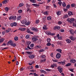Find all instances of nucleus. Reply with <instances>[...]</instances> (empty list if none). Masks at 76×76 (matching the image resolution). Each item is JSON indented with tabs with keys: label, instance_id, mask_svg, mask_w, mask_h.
<instances>
[{
	"label": "nucleus",
	"instance_id": "nucleus-1",
	"mask_svg": "<svg viewBox=\"0 0 76 76\" xmlns=\"http://www.w3.org/2000/svg\"><path fill=\"white\" fill-rule=\"evenodd\" d=\"M66 20L68 22V23H72V22H74V21H75V18H72L70 20H69V18H68Z\"/></svg>",
	"mask_w": 76,
	"mask_h": 76
},
{
	"label": "nucleus",
	"instance_id": "nucleus-2",
	"mask_svg": "<svg viewBox=\"0 0 76 76\" xmlns=\"http://www.w3.org/2000/svg\"><path fill=\"white\" fill-rule=\"evenodd\" d=\"M9 19H10V20L12 19V20H15L16 19V17L15 16H11L9 17Z\"/></svg>",
	"mask_w": 76,
	"mask_h": 76
},
{
	"label": "nucleus",
	"instance_id": "nucleus-3",
	"mask_svg": "<svg viewBox=\"0 0 76 76\" xmlns=\"http://www.w3.org/2000/svg\"><path fill=\"white\" fill-rule=\"evenodd\" d=\"M10 26L12 27L13 26H17V23H16V22L12 23L10 24Z\"/></svg>",
	"mask_w": 76,
	"mask_h": 76
},
{
	"label": "nucleus",
	"instance_id": "nucleus-4",
	"mask_svg": "<svg viewBox=\"0 0 76 76\" xmlns=\"http://www.w3.org/2000/svg\"><path fill=\"white\" fill-rule=\"evenodd\" d=\"M61 57V54L60 53H58L57 54L56 56V58H57L58 59L59 58H60Z\"/></svg>",
	"mask_w": 76,
	"mask_h": 76
},
{
	"label": "nucleus",
	"instance_id": "nucleus-5",
	"mask_svg": "<svg viewBox=\"0 0 76 76\" xmlns=\"http://www.w3.org/2000/svg\"><path fill=\"white\" fill-rule=\"evenodd\" d=\"M57 69H58L59 72L60 73H62V72H63V68H61L60 67H58L57 68Z\"/></svg>",
	"mask_w": 76,
	"mask_h": 76
},
{
	"label": "nucleus",
	"instance_id": "nucleus-6",
	"mask_svg": "<svg viewBox=\"0 0 76 76\" xmlns=\"http://www.w3.org/2000/svg\"><path fill=\"white\" fill-rule=\"evenodd\" d=\"M59 64H61V65H64L65 64V62L61 61V62H58L57 63Z\"/></svg>",
	"mask_w": 76,
	"mask_h": 76
},
{
	"label": "nucleus",
	"instance_id": "nucleus-7",
	"mask_svg": "<svg viewBox=\"0 0 76 76\" xmlns=\"http://www.w3.org/2000/svg\"><path fill=\"white\" fill-rule=\"evenodd\" d=\"M70 62L72 63H75L76 60L75 59H73L70 60Z\"/></svg>",
	"mask_w": 76,
	"mask_h": 76
},
{
	"label": "nucleus",
	"instance_id": "nucleus-8",
	"mask_svg": "<svg viewBox=\"0 0 76 76\" xmlns=\"http://www.w3.org/2000/svg\"><path fill=\"white\" fill-rule=\"evenodd\" d=\"M27 32L29 34H33L34 33L33 32H31L30 30L29 29H27Z\"/></svg>",
	"mask_w": 76,
	"mask_h": 76
},
{
	"label": "nucleus",
	"instance_id": "nucleus-9",
	"mask_svg": "<svg viewBox=\"0 0 76 76\" xmlns=\"http://www.w3.org/2000/svg\"><path fill=\"white\" fill-rule=\"evenodd\" d=\"M26 22H27V21L26 19H24L21 21L22 23L24 25V24H26Z\"/></svg>",
	"mask_w": 76,
	"mask_h": 76
},
{
	"label": "nucleus",
	"instance_id": "nucleus-10",
	"mask_svg": "<svg viewBox=\"0 0 76 76\" xmlns=\"http://www.w3.org/2000/svg\"><path fill=\"white\" fill-rule=\"evenodd\" d=\"M27 12H29V13H31V10L29 8V7H30V6L28 5L27 6Z\"/></svg>",
	"mask_w": 76,
	"mask_h": 76
},
{
	"label": "nucleus",
	"instance_id": "nucleus-11",
	"mask_svg": "<svg viewBox=\"0 0 76 76\" xmlns=\"http://www.w3.org/2000/svg\"><path fill=\"white\" fill-rule=\"evenodd\" d=\"M69 32H70L71 34H72V35H74L75 34L74 31L72 30H69Z\"/></svg>",
	"mask_w": 76,
	"mask_h": 76
},
{
	"label": "nucleus",
	"instance_id": "nucleus-12",
	"mask_svg": "<svg viewBox=\"0 0 76 76\" xmlns=\"http://www.w3.org/2000/svg\"><path fill=\"white\" fill-rule=\"evenodd\" d=\"M32 5L34 6H35L36 7H39V5L37 4H32Z\"/></svg>",
	"mask_w": 76,
	"mask_h": 76
},
{
	"label": "nucleus",
	"instance_id": "nucleus-13",
	"mask_svg": "<svg viewBox=\"0 0 76 76\" xmlns=\"http://www.w3.org/2000/svg\"><path fill=\"white\" fill-rule=\"evenodd\" d=\"M9 0H5L3 2H2V3L3 4H6L9 1Z\"/></svg>",
	"mask_w": 76,
	"mask_h": 76
},
{
	"label": "nucleus",
	"instance_id": "nucleus-14",
	"mask_svg": "<svg viewBox=\"0 0 76 76\" xmlns=\"http://www.w3.org/2000/svg\"><path fill=\"white\" fill-rule=\"evenodd\" d=\"M48 12H49L48 11H46L43 12V14L45 15H48Z\"/></svg>",
	"mask_w": 76,
	"mask_h": 76
},
{
	"label": "nucleus",
	"instance_id": "nucleus-15",
	"mask_svg": "<svg viewBox=\"0 0 76 76\" xmlns=\"http://www.w3.org/2000/svg\"><path fill=\"white\" fill-rule=\"evenodd\" d=\"M32 40L33 41H37V40H38V38L37 37H34L33 38Z\"/></svg>",
	"mask_w": 76,
	"mask_h": 76
},
{
	"label": "nucleus",
	"instance_id": "nucleus-16",
	"mask_svg": "<svg viewBox=\"0 0 76 76\" xmlns=\"http://www.w3.org/2000/svg\"><path fill=\"white\" fill-rule=\"evenodd\" d=\"M34 55H31L29 56V58L32 59L34 58Z\"/></svg>",
	"mask_w": 76,
	"mask_h": 76
},
{
	"label": "nucleus",
	"instance_id": "nucleus-17",
	"mask_svg": "<svg viewBox=\"0 0 76 76\" xmlns=\"http://www.w3.org/2000/svg\"><path fill=\"white\" fill-rule=\"evenodd\" d=\"M70 39L72 41H75L76 38L73 37H69Z\"/></svg>",
	"mask_w": 76,
	"mask_h": 76
},
{
	"label": "nucleus",
	"instance_id": "nucleus-18",
	"mask_svg": "<svg viewBox=\"0 0 76 76\" xmlns=\"http://www.w3.org/2000/svg\"><path fill=\"white\" fill-rule=\"evenodd\" d=\"M51 17L50 16H48L47 17V20H49V21H50L51 20Z\"/></svg>",
	"mask_w": 76,
	"mask_h": 76
},
{
	"label": "nucleus",
	"instance_id": "nucleus-19",
	"mask_svg": "<svg viewBox=\"0 0 76 76\" xmlns=\"http://www.w3.org/2000/svg\"><path fill=\"white\" fill-rule=\"evenodd\" d=\"M4 40V38H1L0 39V44L2 43Z\"/></svg>",
	"mask_w": 76,
	"mask_h": 76
},
{
	"label": "nucleus",
	"instance_id": "nucleus-20",
	"mask_svg": "<svg viewBox=\"0 0 76 76\" xmlns=\"http://www.w3.org/2000/svg\"><path fill=\"white\" fill-rule=\"evenodd\" d=\"M72 13L73 12L71 11H69L68 12V15L69 16H72V15H73V14Z\"/></svg>",
	"mask_w": 76,
	"mask_h": 76
},
{
	"label": "nucleus",
	"instance_id": "nucleus-21",
	"mask_svg": "<svg viewBox=\"0 0 76 76\" xmlns=\"http://www.w3.org/2000/svg\"><path fill=\"white\" fill-rule=\"evenodd\" d=\"M62 42L60 41H58L56 42V43H57V44L60 45H62Z\"/></svg>",
	"mask_w": 76,
	"mask_h": 76
},
{
	"label": "nucleus",
	"instance_id": "nucleus-22",
	"mask_svg": "<svg viewBox=\"0 0 76 76\" xmlns=\"http://www.w3.org/2000/svg\"><path fill=\"white\" fill-rule=\"evenodd\" d=\"M10 45H11V46H13V47H15L16 46V44L15 43H13V42H12L10 44Z\"/></svg>",
	"mask_w": 76,
	"mask_h": 76
},
{
	"label": "nucleus",
	"instance_id": "nucleus-23",
	"mask_svg": "<svg viewBox=\"0 0 76 76\" xmlns=\"http://www.w3.org/2000/svg\"><path fill=\"white\" fill-rule=\"evenodd\" d=\"M66 41L67 43L70 44L71 42V41L70 39H66Z\"/></svg>",
	"mask_w": 76,
	"mask_h": 76
},
{
	"label": "nucleus",
	"instance_id": "nucleus-24",
	"mask_svg": "<svg viewBox=\"0 0 76 76\" xmlns=\"http://www.w3.org/2000/svg\"><path fill=\"white\" fill-rule=\"evenodd\" d=\"M56 64L54 63H53L51 64V66H50V67H51V68H54Z\"/></svg>",
	"mask_w": 76,
	"mask_h": 76
},
{
	"label": "nucleus",
	"instance_id": "nucleus-25",
	"mask_svg": "<svg viewBox=\"0 0 76 76\" xmlns=\"http://www.w3.org/2000/svg\"><path fill=\"white\" fill-rule=\"evenodd\" d=\"M63 17L64 19H66V18H67L68 17H69V15L67 14H65L64 15Z\"/></svg>",
	"mask_w": 76,
	"mask_h": 76
},
{
	"label": "nucleus",
	"instance_id": "nucleus-26",
	"mask_svg": "<svg viewBox=\"0 0 76 76\" xmlns=\"http://www.w3.org/2000/svg\"><path fill=\"white\" fill-rule=\"evenodd\" d=\"M62 5L63 7H66V4L65 2H64L62 4Z\"/></svg>",
	"mask_w": 76,
	"mask_h": 76
},
{
	"label": "nucleus",
	"instance_id": "nucleus-27",
	"mask_svg": "<svg viewBox=\"0 0 76 76\" xmlns=\"http://www.w3.org/2000/svg\"><path fill=\"white\" fill-rule=\"evenodd\" d=\"M72 64L71 63H68L65 65L66 67H68V66H71Z\"/></svg>",
	"mask_w": 76,
	"mask_h": 76
},
{
	"label": "nucleus",
	"instance_id": "nucleus-28",
	"mask_svg": "<svg viewBox=\"0 0 76 76\" xmlns=\"http://www.w3.org/2000/svg\"><path fill=\"white\" fill-rule=\"evenodd\" d=\"M61 12L60 11H58L57 12V15H58V16H59L60 15H61Z\"/></svg>",
	"mask_w": 76,
	"mask_h": 76
},
{
	"label": "nucleus",
	"instance_id": "nucleus-29",
	"mask_svg": "<svg viewBox=\"0 0 76 76\" xmlns=\"http://www.w3.org/2000/svg\"><path fill=\"white\" fill-rule=\"evenodd\" d=\"M46 61V59H45L44 60L41 59L40 60L41 63H44Z\"/></svg>",
	"mask_w": 76,
	"mask_h": 76
},
{
	"label": "nucleus",
	"instance_id": "nucleus-30",
	"mask_svg": "<svg viewBox=\"0 0 76 76\" xmlns=\"http://www.w3.org/2000/svg\"><path fill=\"white\" fill-rule=\"evenodd\" d=\"M46 10H50V7L48 6H47L46 7Z\"/></svg>",
	"mask_w": 76,
	"mask_h": 76
},
{
	"label": "nucleus",
	"instance_id": "nucleus-31",
	"mask_svg": "<svg viewBox=\"0 0 76 76\" xmlns=\"http://www.w3.org/2000/svg\"><path fill=\"white\" fill-rule=\"evenodd\" d=\"M21 18H22L21 17V16H18L17 18V20H19L21 19Z\"/></svg>",
	"mask_w": 76,
	"mask_h": 76
},
{
	"label": "nucleus",
	"instance_id": "nucleus-32",
	"mask_svg": "<svg viewBox=\"0 0 76 76\" xmlns=\"http://www.w3.org/2000/svg\"><path fill=\"white\" fill-rule=\"evenodd\" d=\"M46 34L48 35H51V33H50V31H47L46 32Z\"/></svg>",
	"mask_w": 76,
	"mask_h": 76
},
{
	"label": "nucleus",
	"instance_id": "nucleus-33",
	"mask_svg": "<svg viewBox=\"0 0 76 76\" xmlns=\"http://www.w3.org/2000/svg\"><path fill=\"white\" fill-rule=\"evenodd\" d=\"M46 19H47V16H46L44 17L42 19L43 21L44 22H45Z\"/></svg>",
	"mask_w": 76,
	"mask_h": 76
},
{
	"label": "nucleus",
	"instance_id": "nucleus-34",
	"mask_svg": "<svg viewBox=\"0 0 76 76\" xmlns=\"http://www.w3.org/2000/svg\"><path fill=\"white\" fill-rule=\"evenodd\" d=\"M54 29H60V27L59 26H56L54 27Z\"/></svg>",
	"mask_w": 76,
	"mask_h": 76
},
{
	"label": "nucleus",
	"instance_id": "nucleus-35",
	"mask_svg": "<svg viewBox=\"0 0 76 76\" xmlns=\"http://www.w3.org/2000/svg\"><path fill=\"white\" fill-rule=\"evenodd\" d=\"M56 51L59 52V53H61V50L60 49H57Z\"/></svg>",
	"mask_w": 76,
	"mask_h": 76
},
{
	"label": "nucleus",
	"instance_id": "nucleus-36",
	"mask_svg": "<svg viewBox=\"0 0 76 76\" xmlns=\"http://www.w3.org/2000/svg\"><path fill=\"white\" fill-rule=\"evenodd\" d=\"M9 9V7H6L5 8V10H6V12H8Z\"/></svg>",
	"mask_w": 76,
	"mask_h": 76
},
{
	"label": "nucleus",
	"instance_id": "nucleus-37",
	"mask_svg": "<svg viewBox=\"0 0 76 76\" xmlns=\"http://www.w3.org/2000/svg\"><path fill=\"white\" fill-rule=\"evenodd\" d=\"M11 29H7V30H5V31L7 33L8 32H9L10 31Z\"/></svg>",
	"mask_w": 76,
	"mask_h": 76
},
{
	"label": "nucleus",
	"instance_id": "nucleus-38",
	"mask_svg": "<svg viewBox=\"0 0 76 76\" xmlns=\"http://www.w3.org/2000/svg\"><path fill=\"white\" fill-rule=\"evenodd\" d=\"M71 6L72 7H75L76 6V4L74 3H73L71 4Z\"/></svg>",
	"mask_w": 76,
	"mask_h": 76
},
{
	"label": "nucleus",
	"instance_id": "nucleus-39",
	"mask_svg": "<svg viewBox=\"0 0 76 76\" xmlns=\"http://www.w3.org/2000/svg\"><path fill=\"white\" fill-rule=\"evenodd\" d=\"M30 24H31V22L29 21H28L26 23V25H27V26L29 25Z\"/></svg>",
	"mask_w": 76,
	"mask_h": 76
},
{
	"label": "nucleus",
	"instance_id": "nucleus-40",
	"mask_svg": "<svg viewBox=\"0 0 76 76\" xmlns=\"http://www.w3.org/2000/svg\"><path fill=\"white\" fill-rule=\"evenodd\" d=\"M43 29H47V25H44L43 27Z\"/></svg>",
	"mask_w": 76,
	"mask_h": 76
},
{
	"label": "nucleus",
	"instance_id": "nucleus-41",
	"mask_svg": "<svg viewBox=\"0 0 76 76\" xmlns=\"http://www.w3.org/2000/svg\"><path fill=\"white\" fill-rule=\"evenodd\" d=\"M31 43V42L30 41H27L26 42V44L28 45H29Z\"/></svg>",
	"mask_w": 76,
	"mask_h": 76
},
{
	"label": "nucleus",
	"instance_id": "nucleus-42",
	"mask_svg": "<svg viewBox=\"0 0 76 76\" xmlns=\"http://www.w3.org/2000/svg\"><path fill=\"white\" fill-rule=\"evenodd\" d=\"M47 41L48 42H50L51 41V39L50 38H48L47 39Z\"/></svg>",
	"mask_w": 76,
	"mask_h": 76
},
{
	"label": "nucleus",
	"instance_id": "nucleus-43",
	"mask_svg": "<svg viewBox=\"0 0 76 76\" xmlns=\"http://www.w3.org/2000/svg\"><path fill=\"white\" fill-rule=\"evenodd\" d=\"M40 71L41 72V73H46V72H45V71L42 69L40 70Z\"/></svg>",
	"mask_w": 76,
	"mask_h": 76
},
{
	"label": "nucleus",
	"instance_id": "nucleus-44",
	"mask_svg": "<svg viewBox=\"0 0 76 76\" xmlns=\"http://www.w3.org/2000/svg\"><path fill=\"white\" fill-rule=\"evenodd\" d=\"M44 51V49H41L39 51V53H41V52H43Z\"/></svg>",
	"mask_w": 76,
	"mask_h": 76
},
{
	"label": "nucleus",
	"instance_id": "nucleus-45",
	"mask_svg": "<svg viewBox=\"0 0 76 76\" xmlns=\"http://www.w3.org/2000/svg\"><path fill=\"white\" fill-rule=\"evenodd\" d=\"M31 3H35V2H36V1H35V0H32L31 1H30Z\"/></svg>",
	"mask_w": 76,
	"mask_h": 76
},
{
	"label": "nucleus",
	"instance_id": "nucleus-46",
	"mask_svg": "<svg viewBox=\"0 0 76 76\" xmlns=\"http://www.w3.org/2000/svg\"><path fill=\"white\" fill-rule=\"evenodd\" d=\"M32 30L34 32H37V31H38V29H32Z\"/></svg>",
	"mask_w": 76,
	"mask_h": 76
},
{
	"label": "nucleus",
	"instance_id": "nucleus-47",
	"mask_svg": "<svg viewBox=\"0 0 76 76\" xmlns=\"http://www.w3.org/2000/svg\"><path fill=\"white\" fill-rule=\"evenodd\" d=\"M23 4H24L23 3H20L19 6L20 7H22V6H23Z\"/></svg>",
	"mask_w": 76,
	"mask_h": 76
},
{
	"label": "nucleus",
	"instance_id": "nucleus-48",
	"mask_svg": "<svg viewBox=\"0 0 76 76\" xmlns=\"http://www.w3.org/2000/svg\"><path fill=\"white\" fill-rule=\"evenodd\" d=\"M34 46V44H31L30 45V47H31V48H33Z\"/></svg>",
	"mask_w": 76,
	"mask_h": 76
},
{
	"label": "nucleus",
	"instance_id": "nucleus-49",
	"mask_svg": "<svg viewBox=\"0 0 76 76\" xmlns=\"http://www.w3.org/2000/svg\"><path fill=\"white\" fill-rule=\"evenodd\" d=\"M58 25H61V24H62V22L61 21H59L58 22Z\"/></svg>",
	"mask_w": 76,
	"mask_h": 76
},
{
	"label": "nucleus",
	"instance_id": "nucleus-50",
	"mask_svg": "<svg viewBox=\"0 0 76 76\" xmlns=\"http://www.w3.org/2000/svg\"><path fill=\"white\" fill-rule=\"evenodd\" d=\"M58 4H59L60 6H61V5L62 4V2L60 1L58 2Z\"/></svg>",
	"mask_w": 76,
	"mask_h": 76
},
{
	"label": "nucleus",
	"instance_id": "nucleus-51",
	"mask_svg": "<svg viewBox=\"0 0 76 76\" xmlns=\"http://www.w3.org/2000/svg\"><path fill=\"white\" fill-rule=\"evenodd\" d=\"M51 45V43L50 42H48L47 43L46 45L47 46H50Z\"/></svg>",
	"mask_w": 76,
	"mask_h": 76
},
{
	"label": "nucleus",
	"instance_id": "nucleus-52",
	"mask_svg": "<svg viewBox=\"0 0 76 76\" xmlns=\"http://www.w3.org/2000/svg\"><path fill=\"white\" fill-rule=\"evenodd\" d=\"M70 4H68L66 7V8H67V9H69L70 8Z\"/></svg>",
	"mask_w": 76,
	"mask_h": 76
},
{
	"label": "nucleus",
	"instance_id": "nucleus-53",
	"mask_svg": "<svg viewBox=\"0 0 76 76\" xmlns=\"http://www.w3.org/2000/svg\"><path fill=\"white\" fill-rule=\"evenodd\" d=\"M39 20L38 19L36 20L35 21V23L36 24L38 23H39Z\"/></svg>",
	"mask_w": 76,
	"mask_h": 76
},
{
	"label": "nucleus",
	"instance_id": "nucleus-54",
	"mask_svg": "<svg viewBox=\"0 0 76 76\" xmlns=\"http://www.w3.org/2000/svg\"><path fill=\"white\" fill-rule=\"evenodd\" d=\"M26 53H27L29 55H31L32 54V53L30 52H26Z\"/></svg>",
	"mask_w": 76,
	"mask_h": 76
},
{
	"label": "nucleus",
	"instance_id": "nucleus-55",
	"mask_svg": "<svg viewBox=\"0 0 76 76\" xmlns=\"http://www.w3.org/2000/svg\"><path fill=\"white\" fill-rule=\"evenodd\" d=\"M25 29H19V30L21 31H25Z\"/></svg>",
	"mask_w": 76,
	"mask_h": 76
},
{
	"label": "nucleus",
	"instance_id": "nucleus-56",
	"mask_svg": "<svg viewBox=\"0 0 76 76\" xmlns=\"http://www.w3.org/2000/svg\"><path fill=\"white\" fill-rule=\"evenodd\" d=\"M14 39L15 41H18V37H15L14 38Z\"/></svg>",
	"mask_w": 76,
	"mask_h": 76
},
{
	"label": "nucleus",
	"instance_id": "nucleus-57",
	"mask_svg": "<svg viewBox=\"0 0 76 76\" xmlns=\"http://www.w3.org/2000/svg\"><path fill=\"white\" fill-rule=\"evenodd\" d=\"M64 9V12H67V10H68V8H64L63 9Z\"/></svg>",
	"mask_w": 76,
	"mask_h": 76
},
{
	"label": "nucleus",
	"instance_id": "nucleus-58",
	"mask_svg": "<svg viewBox=\"0 0 76 76\" xmlns=\"http://www.w3.org/2000/svg\"><path fill=\"white\" fill-rule=\"evenodd\" d=\"M26 39H28V38H29V36L28 35H26Z\"/></svg>",
	"mask_w": 76,
	"mask_h": 76
},
{
	"label": "nucleus",
	"instance_id": "nucleus-59",
	"mask_svg": "<svg viewBox=\"0 0 76 76\" xmlns=\"http://www.w3.org/2000/svg\"><path fill=\"white\" fill-rule=\"evenodd\" d=\"M18 12L19 13H21L22 12V10H20L18 11Z\"/></svg>",
	"mask_w": 76,
	"mask_h": 76
},
{
	"label": "nucleus",
	"instance_id": "nucleus-60",
	"mask_svg": "<svg viewBox=\"0 0 76 76\" xmlns=\"http://www.w3.org/2000/svg\"><path fill=\"white\" fill-rule=\"evenodd\" d=\"M34 75V76H38V74H36V73H33Z\"/></svg>",
	"mask_w": 76,
	"mask_h": 76
},
{
	"label": "nucleus",
	"instance_id": "nucleus-61",
	"mask_svg": "<svg viewBox=\"0 0 76 76\" xmlns=\"http://www.w3.org/2000/svg\"><path fill=\"white\" fill-rule=\"evenodd\" d=\"M58 39H59V40H62V37H60L58 38Z\"/></svg>",
	"mask_w": 76,
	"mask_h": 76
},
{
	"label": "nucleus",
	"instance_id": "nucleus-62",
	"mask_svg": "<svg viewBox=\"0 0 76 76\" xmlns=\"http://www.w3.org/2000/svg\"><path fill=\"white\" fill-rule=\"evenodd\" d=\"M45 57H46L45 55H42L41 56V57L42 59L44 58H45Z\"/></svg>",
	"mask_w": 76,
	"mask_h": 76
},
{
	"label": "nucleus",
	"instance_id": "nucleus-63",
	"mask_svg": "<svg viewBox=\"0 0 76 76\" xmlns=\"http://www.w3.org/2000/svg\"><path fill=\"white\" fill-rule=\"evenodd\" d=\"M12 42H13L12 41H9L8 42V43L9 44H11L12 43Z\"/></svg>",
	"mask_w": 76,
	"mask_h": 76
},
{
	"label": "nucleus",
	"instance_id": "nucleus-64",
	"mask_svg": "<svg viewBox=\"0 0 76 76\" xmlns=\"http://www.w3.org/2000/svg\"><path fill=\"white\" fill-rule=\"evenodd\" d=\"M53 62H57L58 61V60H56V59H53Z\"/></svg>",
	"mask_w": 76,
	"mask_h": 76
}]
</instances>
